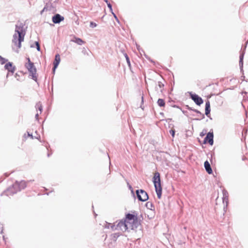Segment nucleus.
Here are the masks:
<instances>
[{
	"mask_svg": "<svg viewBox=\"0 0 248 248\" xmlns=\"http://www.w3.org/2000/svg\"><path fill=\"white\" fill-rule=\"evenodd\" d=\"M25 34L26 31L22 26L16 25L12 44L13 49L16 52H18L19 49L21 48V43L24 40Z\"/></svg>",
	"mask_w": 248,
	"mask_h": 248,
	"instance_id": "nucleus-1",
	"label": "nucleus"
},
{
	"mask_svg": "<svg viewBox=\"0 0 248 248\" xmlns=\"http://www.w3.org/2000/svg\"><path fill=\"white\" fill-rule=\"evenodd\" d=\"M111 226V229L113 231L120 230L123 232L129 230V223L128 221L124 219L119 221H116L114 224H109Z\"/></svg>",
	"mask_w": 248,
	"mask_h": 248,
	"instance_id": "nucleus-2",
	"label": "nucleus"
},
{
	"mask_svg": "<svg viewBox=\"0 0 248 248\" xmlns=\"http://www.w3.org/2000/svg\"><path fill=\"white\" fill-rule=\"evenodd\" d=\"M153 181L157 197L158 199H160L162 194V187L161 186L160 174L159 172H156L155 173Z\"/></svg>",
	"mask_w": 248,
	"mask_h": 248,
	"instance_id": "nucleus-3",
	"label": "nucleus"
},
{
	"mask_svg": "<svg viewBox=\"0 0 248 248\" xmlns=\"http://www.w3.org/2000/svg\"><path fill=\"white\" fill-rule=\"evenodd\" d=\"M27 60L28 62L25 63V66L30 73V76L34 80L36 81L37 80L36 68H35L34 63L31 62L29 57L27 58Z\"/></svg>",
	"mask_w": 248,
	"mask_h": 248,
	"instance_id": "nucleus-4",
	"label": "nucleus"
},
{
	"mask_svg": "<svg viewBox=\"0 0 248 248\" xmlns=\"http://www.w3.org/2000/svg\"><path fill=\"white\" fill-rule=\"evenodd\" d=\"M136 192L137 198L140 201L145 202L149 199L147 193L144 190H137Z\"/></svg>",
	"mask_w": 248,
	"mask_h": 248,
	"instance_id": "nucleus-5",
	"label": "nucleus"
},
{
	"mask_svg": "<svg viewBox=\"0 0 248 248\" xmlns=\"http://www.w3.org/2000/svg\"><path fill=\"white\" fill-rule=\"evenodd\" d=\"M18 191L16 187L15 186V183L8 187L4 192L5 194L7 196H13L14 194L16 193Z\"/></svg>",
	"mask_w": 248,
	"mask_h": 248,
	"instance_id": "nucleus-6",
	"label": "nucleus"
},
{
	"mask_svg": "<svg viewBox=\"0 0 248 248\" xmlns=\"http://www.w3.org/2000/svg\"><path fill=\"white\" fill-rule=\"evenodd\" d=\"M15 186L16 187L18 191H20L26 188L27 186V183L23 180L20 182L16 181L15 183Z\"/></svg>",
	"mask_w": 248,
	"mask_h": 248,
	"instance_id": "nucleus-7",
	"label": "nucleus"
},
{
	"mask_svg": "<svg viewBox=\"0 0 248 248\" xmlns=\"http://www.w3.org/2000/svg\"><path fill=\"white\" fill-rule=\"evenodd\" d=\"M191 97L195 102V103L198 105H200L203 103L202 98L196 94H191Z\"/></svg>",
	"mask_w": 248,
	"mask_h": 248,
	"instance_id": "nucleus-8",
	"label": "nucleus"
},
{
	"mask_svg": "<svg viewBox=\"0 0 248 248\" xmlns=\"http://www.w3.org/2000/svg\"><path fill=\"white\" fill-rule=\"evenodd\" d=\"M129 223V229L134 230L138 228L140 225V222L138 220V217H136V220L132 221L131 222L128 221Z\"/></svg>",
	"mask_w": 248,
	"mask_h": 248,
	"instance_id": "nucleus-9",
	"label": "nucleus"
},
{
	"mask_svg": "<svg viewBox=\"0 0 248 248\" xmlns=\"http://www.w3.org/2000/svg\"><path fill=\"white\" fill-rule=\"evenodd\" d=\"M64 20V17L57 14L52 17V21L54 23H59Z\"/></svg>",
	"mask_w": 248,
	"mask_h": 248,
	"instance_id": "nucleus-10",
	"label": "nucleus"
},
{
	"mask_svg": "<svg viewBox=\"0 0 248 248\" xmlns=\"http://www.w3.org/2000/svg\"><path fill=\"white\" fill-rule=\"evenodd\" d=\"M137 217V216L133 214L128 213L126 215L125 218L124 219L131 222L132 221L136 220Z\"/></svg>",
	"mask_w": 248,
	"mask_h": 248,
	"instance_id": "nucleus-11",
	"label": "nucleus"
},
{
	"mask_svg": "<svg viewBox=\"0 0 248 248\" xmlns=\"http://www.w3.org/2000/svg\"><path fill=\"white\" fill-rule=\"evenodd\" d=\"M204 166L206 172L208 174H212L213 170L211 167L210 164L208 161L206 160L204 162Z\"/></svg>",
	"mask_w": 248,
	"mask_h": 248,
	"instance_id": "nucleus-12",
	"label": "nucleus"
},
{
	"mask_svg": "<svg viewBox=\"0 0 248 248\" xmlns=\"http://www.w3.org/2000/svg\"><path fill=\"white\" fill-rule=\"evenodd\" d=\"M5 68L8 71L14 73L15 71V67L14 66L11 62H8L5 65Z\"/></svg>",
	"mask_w": 248,
	"mask_h": 248,
	"instance_id": "nucleus-13",
	"label": "nucleus"
},
{
	"mask_svg": "<svg viewBox=\"0 0 248 248\" xmlns=\"http://www.w3.org/2000/svg\"><path fill=\"white\" fill-rule=\"evenodd\" d=\"M60 61H61L60 56L59 54L56 55L55 58V60L53 62V64H54L53 70H54V71L57 67L58 65H59V64L60 62Z\"/></svg>",
	"mask_w": 248,
	"mask_h": 248,
	"instance_id": "nucleus-14",
	"label": "nucleus"
},
{
	"mask_svg": "<svg viewBox=\"0 0 248 248\" xmlns=\"http://www.w3.org/2000/svg\"><path fill=\"white\" fill-rule=\"evenodd\" d=\"M210 112V104L209 101H207L205 103V114L208 116Z\"/></svg>",
	"mask_w": 248,
	"mask_h": 248,
	"instance_id": "nucleus-15",
	"label": "nucleus"
},
{
	"mask_svg": "<svg viewBox=\"0 0 248 248\" xmlns=\"http://www.w3.org/2000/svg\"><path fill=\"white\" fill-rule=\"evenodd\" d=\"M145 206L147 209H150L151 210H153L155 209L153 203L150 202H147L146 203Z\"/></svg>",
	"mask_w": 248,
	"mask_h": 248,
	"instance_id": "nucleus-16",
	"label": "nucleus"
},
{
	"mask_svg": "<svg viewBox=\"0 0 248 248\" xmlns=\"http://www.w3.org/2000/svg\"><path fill=\"white\" fill-rule=\"evenodd\" d=\"M73 41L79 45H81L82 44L85 43V42L83 41L82 39L76 37L75 38Z\"/></svg>",
	"mask_w": 248,
	"mask_h": 248,
	"instance_id": "nucleus-17",
	"label": "nucleus"
},
{
	"mask_svg": "<svg viewBox=\"0 0 248 248\" xmlns=\"http://www.w3.org/2000/svg\"><path fill=\"white\" fill-rule=\"evenodd\" d=\"M201 144H207L209 143L211 145H213L214 144V140H198Z\"/></svg>",
	"mask_w": 248,
	"mask_h": 248,
	"instance_id": "nucleus-18",
	"label": "nucleus"
},
{
	"mask_svg": "<svg viewBox=\"0 0 248 248\" xmlns=\"http://www.w3.org/2000/svg\"><path fill=\"white\" fill-rule=\"evenodd\" d=\"M214 135L213 132H209L207 133L204 140H213Z\"/></svg>",
	"mask_w": 248,
	"mask_h": 248,
	"instance_id": "nucleus-19",
	"label": "nucleus"
},
{
	"mask_svg": "<svg viewBox=\"0 0 248 248\" xmlns=\"http://www.w3.org/2000/svg\"><path fill=\"white\" fill-rule=\"evenodd\" d=\"M157 104L160 107H164L165 106V101L162 99H159L157 101Z\"/></svg>",
	"mask_w": 248,
	"mask_h": 248,
	"instance_id": "nucleus-20",
	"label": "nucleus"
},
{
	"mask_svg": "<svg viewBox=\"0 0 248 248\" xmlns=\"http://www.w3.org/2000/svg\"><path fill=\"white\" fill-rule=\"evenodd\" d=\"M25 136V138H28V139H33V137L32 135V134H30L29 133V132H27V135H26V134H25L24 135Z\"/></svg>",
	"mask_w": 248,
	"mask_h": 248,
	"instance_id": "nucleus-21",
	"label": "nucleus"
},
{
	"mask_svg": "<svg viewBox=\"0 0 248 248\" xmlns=\"http://www.w3.org/2000/svg\"><path fill=\"white\" fill-rule=\"evenodd\" d=\"M120 233L119 232L115 233L112 234L113 238L114 240H116L119 236L120 235Z\"/></svg>",
	"mask_w": 248,
	"mask_h": 248,
	"instance_id": "nucleus-22",
	"label": "nucleus"
},
{
	"mask_svg": "<svg viewBox=\"0 0 248 248\" xmlns=\"http://www.w3.org/2000/svg\"><path fill=\"white\" fill-rule=\"evenodd\" d=\"M158 86L159 87V88L161 89V91L162 92V89L164 87V84L162 83L161 82L159 81L158 82Z\"/></svg>",
	"mask_w": 248,
	"mask_h": 248,
	"instance_id": "nucleus-23",
	"label": "nucleus"
},
{
	"mask_svg": "<svg viewBox=\"0 0 248 248\" xmlns=\"http://www.w3.org/2000/svg\"><path fill=\"white\" fill-rule=\"evenodd\" d=\"M175 130L174 129H171L170 130V134L172 136V138H174V135H175Z\"/></svg>",
	"mask_w": 248,
	"mask_h": 248,
	"instance_id": "nucleus-24",
	"label": "nucleus"
},
{
	"mask_svg": "<svg viewBox=\"0 0 248 248\" xmlns=\"http://www.w3.org/2000/svg\"><path fill=\"white\" fill-rule=\"evenodd\" d=\"M36 107L37 108H38V109L39 110L40 112H41L42 110V107L41 105L40 104H38L36 105Z\"/></svg>",
	"mask_w": 248,
	"mask_h": 248,
	"instance_id": "nucleus-25",
	"label": "nucleus"
},
{
	"mask_svg": "<svg viewBox=\"0 0 248 248\" xmlns=\"http://www.w3.org/2000/svg\"><path fill=\"white\" fill-rule=\"evenodd\" d=\"M97 26L96 24L95 23H94L93 22H90V26L92 28L95 27Z\"/></svg>",
	"mask_w": 248,
	"mask_h": 248,
	"instance_id": "nucleus-26",
	"label": "nucleus"
},
{
	"mask_svg": "<svg viewBox=\"0 0 248 248\" xmlns=\"http://www.w3.org/2000/svg\"><path fill=\"white\" fill-rule=\"evenodd\" d=\"M125 58H126V61L128 63V64L129 65H130V61H129V59L127 56V55L126 54H125Z\"/></svg>",
	"mask_w": 248,
	"mask_h": 248,
	"instance_id": "nucleus-27",
	"label": "nucleus"
},
{
	"mask_svg": "<svg viewBox=\"0 0 248 248\" xmlns=\"http://www.w3.org/2000/svg\"><path fill=\"white\" fill-rule=\"evenodd\" d=\"M223 195H224V199H225V198L227 197L226 194H228V193H227V192L225 190H224L223 191ZM224 201V200H223V201Z\"/></svg>",
	"mask_w": 248,
	"mask_h": 248,
	"instance_id": "nucleus-28",
	"label": "nucleus"
},
{
	"mask_svg": "<svg viewBox=\"0 0 248 248\" xmlns=\"http://www.w3.org/2000/svg\"><path fill=\"white\" fill-rule=\"evenodd\" d=\"M243 59V55H241L240 56V63H242Z\"/></svg>",
	"mask_w": 248,
	"mask_h": 248,
	"instance_id": "nucleus-29",
	"label": "nucleus"
},
{
	"mask_svg": "<svg viewBox=\"0 0 248 248\" xmlns=\"http://www.w3.org/2000/svg\"><path fill=\"white\" fill-rule=\"evenodd\" d=\"M109 224H111V223H107V224L105 226L106 228H111V226Z\"/></svg>",
	"mask_w": 248,
	"mask_h": 248,
	"instance_id": "nucleus-30",
	"label": "nucleus"
},
{
	"mask_svg": "<svg viewBox=\"0 0 248 248\" xmlns=\"http://www.w3.org/2000/svg\"><path fill=\"white\" fill-rule=\"evenodd\" d=\"M36 45H37V49L38 50H40V46H39L38 43H37V42L36 43Z\"/></svg>",
	"mask_w": 248,
	"mask_h": 248,
	"instance_id": "nucleus-31",
	"label": "nucleus"
},
{
	"mask_svg": "<svg viewBox=\"0 0 248 248\" xmlns=\"http://www.w3.org/2000/svg\"><path fill=\"white\" fill-rule=\"evenodd\" d=\"M107 3V4H108V6L109 8H111V5L110 4V3H108H108Z\"/></svg>",
	"mask_w": 248,
	"mask_h": 248,
	"instance_id": "nucleus-32",
	"label": "nucleus"
},
{
	"mask_svg": "<svg viewBox=\"0 0 248 248\" xmlns=\"http://www.w3.org/2000/svg\"><path fill=\"white\" fill-rule=\"evenodd\" d=\"M35 117H36V119H38V113H37V114H36V115H35Z\"/></svg>",
	"mask_w": 248,
	"mask_h": 248,
	"instance_id": "nucleus-33",
	"label": "nucleus"
},
{
	"mask_svg": "<svg viewBox=\"0 0 248 248\" xmlns=\"http://www.w3.org/2000/svg\"><path fill=\"white\" fill-rule=\"evenodd\" d=\"M51 154L48 153L47 154V156L49 157Z\"/></svg>",
	"mask_w": 248,
	"mask_h": 248,
	"instance_id": "nucleus-34",
	"label": "nucleus"
},
{
	"mask_svg": "<svg viewBox=\"0 0 248 248\" xmlns=\"http://www.w3.org/2000/svg\"><path fill=\"white\" fill-rule=\"evenodd\" d=\"M129 189H130L132 188V186H129Z\"/></svg>",
	"mask_w": 248,
	"mask_h": 248,
	"instance_id": "nucleus-35",
	"label": "nucleus"
},
{
	"mask_svg": "<svg viewBox=\"0 0 248 248\" xmlns=\"http://www.w3.org/2000/svg\"><path fill=\"white\" fill-rule=\"evenodd\" d=\"M106 3H108V0H104Z\"/></svg>",
	"mask_w": 248,
	"mask_h": 248,
	"instance_id": "nucleus-36",
	"label": "nucleus"
},
{
	"mask_svg": "<svg viewBox=\"0 0 248 248\" xmlns=\"http://www.w3.org/2000/svg\"><path fill=\"white\" fill-rule=\"evenodd\" d=\"M45 146H46V148L47 150H48V148L47 147V146L46 145Z\"/></svg>",
	"mask_w": 248,
	"mask_h": 248,
	"instance_id": "nucleus-37",
	"label": "nucleus"
},
{
	"mask_svg": "<svg viewBox=\"0 0 248 248\" xmlns=\"http://www.w3.org/2000/svg\"><path fill=\"white\" fill-rule=\"evenodd\" d=\"M201 134H202V135H204L205 134L203 133V132H202Z\"/></svg>",
	"mask_w": 248,
	"mask_h": 248,
	"instance_id": "nucleus-38",
	"label": "nucleus"
}]
</instances>
